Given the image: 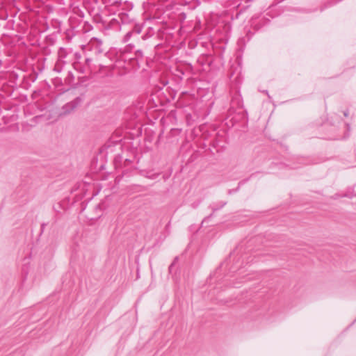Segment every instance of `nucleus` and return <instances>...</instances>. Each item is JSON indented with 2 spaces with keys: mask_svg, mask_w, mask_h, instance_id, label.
<instances>
[{
  "mask_svg": "<svg viewBox=\"0 0 356 356\" xmlns=\"http://www.w3.org/2000/svg\"><path fill=\"white\" fill-rule=\"evenodd\" d=\"M111 5L116 6L120 8L122 11L119 13L118 16L121 24H129L133 21V19L129 17V14L124 11L131 10L132 9L133 6L131 3L127 1L122 2V0H116L111 1Z\"/></svg>",
  "mask_w": 356,
  "mask_h": 356,
  "instance_id": "obj_1",
  "label": "nucleus"
},
{
  "mask_svg": "<svg viewBox=\"0 0 356 356\" xmlns=\"http://www.w3.org/2000/svg\"><path fill=\"white\" fill-rule=\"evenodd\" d=\"M143 28V25L140 24H135L132 27L131 30L129 31L122 39V42L126 43L128 42L131 38H137L138 35L141 33Z\"/></svg>",
  "mask_w": 356,
  "mask_h": 356,
  "instance_id": "obj_2",
  "label": "nucleus"
},
{
  "mask_svg": "<svg viewBox=\"0 0 356 356\" xmlns=\"http://www.w3.org/2000/svg\"><path fill=\"white\" fill-rule=\"evenodd\" d=\"M89 46L90 50L95 55H99L106 53V50L103 48L102 40L97 38H93L91 39Z\"/></svg>",
  "mask_w": 356,
  "mask_h": 356,
  "instance_id": "obj_3",
  "label": "nucleus"
},
{
  "mask_svg": "<svg viewBox=\"0 0 356 356\" xmlns=\"http://www.w3.org/2000/svg\"><path fill=\"white\" fill-rule=\"evenodd\" d=\"M83 102V99L80 97H76L74 100L67 103L63 106V113L65 114L70 113L77 108Z\"/></svg>",
  "mask_w": 356,
  "mask_h": 356,
  "instance_id": "obj_4",
  "label": "nucleus"
},
{
  "mask_svg": "<svg viewBox=\"0 0 356 356\" xmlns=\"http://www.w3.org/2000/svg\"><path fill=\"white\" fill-rule=\"evenodd\" d=\"M269 22L270 19L268 18H266L265 16H261L258 19L252 18L251 21V25L257 30H259L268 24Z\"/></svg>",
  "mask_w": 356,
  "mask_h": 356,
  "instance_id": "obj_5",
  "label": "nucleus"
},
{
  "mask_svg": "<svg viewBox=\"0 0 356 356\" xmlns=\"http://www.w3.org/2000/svg\"><path fill=\"white\" fill-rule=\"evenodd\" d=\"M227 204L226 201H219L217 202H213L209 206V208L212 210V213H211L209 216L206 217L202 222V224L207 222L209 218L212 216L213 213L219 209H222L224 206Z\"/></svg>",
  "mask_w": 356,
  "mask_h": 356,
  "instance_id": "obj_6",
  "label": "nucleus"
},
{
  "mask_svg": "<svg viewBox=\"0 0 356 356\" xmlns=\"http://www.w3.org/2000/svg\"><path fill=\"white\" fill-rule=\"evenodd\" d=\"M243 106L241 95L237 92L232 97L231 109L241 108Z\"/></svg>",
  "mask_w": 356,
  "mask_h": 356,
  "instance_id": "obj_7",
  "label": "nucleus"
},
{
  "mask_svg": "<svg viewBox=\"0 0 356 356\" xmlns=\"http://www.w3.org/2000/svg\"><path fill=\"white\" fill-rule=\"evenodd\" d=\"M58 56L59 60L57 61V63L55 65L54 70L60 72L63 67V64L65 63L64 61L62 60L63 58L66 57V50L63 47H60L58 51Z\"/></svg>",
  "mask_w": 356,
  "mask_h": 356,
  "instance_id": "obj_8",
  "label": "nucleus"
},
{
  "mask_svg": "<svg viewBox=\"0 0 356 356\" xmlns=\"http://www.w3.org/2000/svg\"><path fill=\"white\" fill-rule=\"evenodd\" d=\"M74 69L81 74L88 73L87 66L84 65L82 61H74L72 63Z\"/></svg>",
  "mask_w": 356,
  "mask_h": 356,
  "instance_id": "obj_9",
  "label": "nucleus"
},
{
  "mask_svg": "<svg viewBox=\"0 0 356 356\" xmlns=\"http://www.w3.org/2000/svg\"><path fill=\"white\" fill-rule=\"evenodd\" d=\"M120 21L118 18V16L115 18H113L110 20L107 25L108 29H111L114 30H119L120 29Z\"/></svg>",
  "mask_w": 356,
  "mask_h": 356,
  "instance_id": "obj_10",
  "label": "nucleus"
},
{
  "mask_svg": "<svg viewBox=\"0 0 356 356\" xmlns=\"http://www.w3.org/2000/svg\"><path fill=\"white\" fill-rule=\"evenodd\" d=\"M92 61V59L90 58H86L84 59V63H84L85 66H87V71H88V72H89L91 70L90 65H91Z\"/></svg>",
  "mask_w": 356,
  "mask_h": 356,
  "instance_id": "obj_11",
  "label": "nucleus"
},
{
  "mask_svg": "<svg viewBox=\"0 0 356 356\" xmlns=\"http://www.w3.org/2000/svg\"><path fill=\"white\" fill-rule=\"evenodd\" d=\"M74 61H82V56L79 52H75L74 54Z\"/></svg>",
  "mask_w": 356,
  "mask_h": 356,
  "instance_id": "obj_12",
  "label": "nucleus"
},
{
  "mask_svg": "<svg viewBox=\"0 0 356 356\" xmlns=\"http://www.w3.org/2000/svg\"><path fill=\"white\" fill-rule=\"evenodd\" d=\"M298 163L299 164H302V165H305L307 163V159H305V158H298Z\"/></svg>",
  "mask_w": 356,
  "mask_h": 356,
  "instance_id": "obj_13",
  "label": "nucleus"
},
{
  "mask_svg": "<svg viewBox=\"0 0 356 356\" xmlns=\"http://www.w3.org/2000/svg\"><path fill=\"white\" fill-rule=\"evenodd\" d=\"M150 36H151V35H149L148 33H145V34L143 35L141 38H142V39H143V40H147V38H149Z\"/></svg>",
  "mask_w": 356,
  "mask_h": 356,
  "instance_id": "obj_14",
  "label": "nucleus"
},
{
  "mask_svg": "<svg viewBox=\"0 0 356 356\" xmlns=\"http://www.w3.org/2000/svg\"><path fill=\"white\" fill-rule=\"evenodd\" d=\"M238 270H239V268L238 267L232 266V268H231V272L232 273H235V272H236Z\"/></svg>",
  "mask_w": 356,
  "mask_h": 356,
  "instance_id": "obj_15",
  "label": "nucleus"
},
{
  "mask_svg": "<svg viewBox=\"0 0 356 356\" xmlns=\"http://www.w3.org/2000/svg\"><path fill=\"white\" fill-rule=\"evenodd\" d=\"M348 114H349L348 110H346V111H343V115H344L345 117H348Z\"/></svg>",
  "mask_w": 356,
  "mask_h": 356,
  "instance_id": "obj_16",
  "label": "nucleus"
},
{
  "mask_svg": "<svg viewBox=\"0 0 356 356\" xmlns=\"http://www.w3.org/2000/svg\"><path fill=\"white\" fill-rule=\"evenodd\" d=\"M46 226L45 223H42L41 225V233L44 231V227Z\"/></svg>",
  "mask_w": 356,
  "mask_h": 356,
  "instance_id": "obj_17",
  "label": "nucleus"
},
{
  "mask_svg": "<svg viewBox=\"0 0 356 356\" xmlns=\"http://www.w3.org/2000/svg\"><path fill=\"white\" fill-rule=\"evenodd\" d=\"M173 266H174V263H172V264L169 266V270H170V272H171V271H172V268H173Z\"/></svg>",
  "mask_w": 356,
  "mask_h": 356,
  "instance_id": "obj_18",
  "label": "nucleus"
},
{
  "mask_svg": "<svg viewBox=\"0 0 356 356\" xmlns=\"http://www.w3.org/2000/svg\"><path fill=\"white\" fill-rule=\"evenodd\" d=\"M137 54H140V55H142V51H140V50L137 51Z\"/></svg>",
  "mask_w": 356,
  "mask_h": 356,
  "instance_id": "obj_19",
  "label": "nucleus"
},
{
  "mask_svg": "<svg viewBox=\"0 0 356 356\" xmlns=\"http://www.w3.org/2000/svg\"><path fill=\"white\" fill-rule=\"evenodd\" d=\"M292 168H299V166L297 165H294L292 166Z\"/></svg>",
  "mask_w": 356,
  "mask_h": 356,
  "instance_id": "obj_20",
  "label": "nucleus"
},
{
  "mask_svg": "<svg viewBox=\"0 0 356 356\" xmlns=\"http://www.w3.org/2000/svg\"><path fill=\"white\" fill-rule=\"evenodd\" d=\"M346 125L347 126L348 129L349 130V129H350V125H349V124H346Z\"/></svg>",
  "mask_w": 356,
  "mask_h": 356,
  "instance_id": "obj_21",
  "label": "nucleus"
},
{
  "mask_svg": "<svg viewBox=\"0 0 356 356\" xmlns=\"http://www.w3.org/2000/svg\"><path fill=\"white\" fill-rule=\"evenodd\" d=\"M69 76H72V74L71 72H69Z\"/></svg>",
  "mask_w": 356,
  "mask_h": 356,
  "instance_id": "obj_22",
  "label": "nucleus"
},
{
  "mask_svg": "<svg viewBox=\"0 0 356 356\" xmlns=\"http://www.w3.org/2000/svg\"><path fill=\"white\" fill-rule=\"evenodd\" d=\"M264 92L266 93V95H268V91L267 90H264Z\"/></svg>",
  "mask_w": 356,
  "mask_h": 356,
  "instance_id": "obj_23",
  "label": "nucleus"
}]
</instances>
